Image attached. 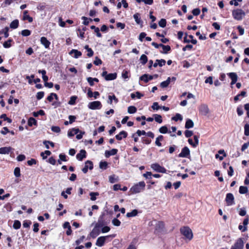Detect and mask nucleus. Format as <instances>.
Listing matches in <instances>:
<instances>
[{
  "mask_svg": "<svg viewBox=\"0 0 249 249\" xmlns=\"http://www.w3.org/2000/svg\"><path fill=\"white\" fill-rule=\"evenodd\" d=\"M181 233L184 236L186 240L190 241L193 237L192 230L188 227H183L180 228Z\"/></svg>",
  "mask_w": 249,
  "mask_h": 249,
  "instance_id": "f257e3e1",
  "label": "nucleus"
},
{
  "mask_svg": "<svg viewBox=\"0 0 249 249\" xmlns=\"http://www.w3.org/2000/svg\"><path fill=\"white\" fill-rule=\"evenodd\" d=\"M245 12L240 9H236L232 11V15L233 18L237 20H241L245 16Z\"/></svg>",
  "mask_w": 249,
  "mask_h": 249,
  "instance_id": "f03ea898",
  "label": "nucleus"
},
{
  "mask_svg": "<svg viewBox=\"0 0 249 249\" xmlns=\"http://www.w3.org/2000/svg\"><path fill=\"white\" fill-rule=\"evenodd\" d=\"M145 186L144 182L141 181L132 187L130 190L133 193H139L144 190Z\"/></svg>",
  "mask_w": 249,
  "mask_h": 249,
  "instance_id": "7ed1b4c3",
  "label": "nucleus"
},
{
  "mask_svg": "<svg viewBox=\"0 0 249 249\" xmlns=\"http://www.w3.org/2000/svg\"><path fill=\"white\" fill-rule=\"evenodd\" d=\"M88 107L89 109L92 110L100 109L102 107V104L100 101H93L89 104Z\"/></svg>",
  "mask_w": 249,
  "mask_h": 249,
  "instance_id": "20e7f679",
  "label": "nucleus"
},
{
  "mask_svg": "<svg viewBox=\"0 0 249 249\" xmlns=\"http://www.w3.org/2000/svg\"><path fill=\"white\" fill-rule=\"evenodd\" d=\"M151 168L154 170L159 173H165L166 172V169L158 163L152 164L151 165Z\"/></svg>",
  "mask_w": 249,
  "mask_h": 249,
  "instance_id": "39448f33",
  "label": "nucleus"
},
{
  "mask_svg": "<svg viewBox=\"0 0 249 249\" xmlns=\"http://www.w3.org/2000/svg\"><path fill=\"white\" fill-rule=\"evenodd\" d=\"M110 236L114 237V235H110ZM109 237V236H106L98 237L96 240V245L98 247H102L105 244L106 239Z\"/></svg>",
  "mask_w": 249,
  "mask_h": 249,
  "instance_id": "423d86ee",
  "label": "nucleus"
},
{
  "mask_svg": "<svg viewBox=\"0 0 249 249\" xmlns=\"http://www.w3.org/2000/svg\"><path fill=\"white\" fill-rule=\"evenodd\" d=\"M93 168V165L92 161L90 160H87L85 162L84 167L82 169V171L84 173L86 174L88 171V168L89 170H92Z\"/></svg>",
  "mask_w": 249,
  "mask_h": 249,
  "instance_id": "0eeeda50",
  "label": "nucleus"
},
{
  "mask_svg": "<svg viewBox=\"0 0 249 249\" xmlns=\"http://www.w3.org/2000/svg\"><path fill=\"white\" fill-rule=\"evenodd\" d=\"M244 243L242 239H239L232 246L231 249H243Z\"/></svg>",
  "mask_w": 249,
  "mask_h": 249,
  "instance_id": "6e6552de",
  "label": "nucleus"
},
{
  "mask_svg": "<svg viewBox=\"0 0 249 249\" xmlns=\"http://www.w3.org/2000/svg\"><path fill=\"white\" fill-rule=\"evenodd\" d=\"M200 113L202 115L206 116L209 112V108L206 105H201L199 107Z\"/></svg>",
  "mask_w": 249,
  "mask_h": 249,
  "instance_id": "1a4fd4ad",
  "label": "nucleus"
},
{
  "mask_svg": "<svg viewBox=\"0 0 249 249\" xmlns=\"http://www.w3.org/2000/svg\"><path fill=\"white\" fill-rule=\"evenodd\" d=\"M189 155L190 150L187 147L185 146L182 149L181 153L178 155V157L181 158H186Z\"/></svg>",
  "mask_w": 249,
  "mask_h": 249,
  "instance_id": "9d476101",
  "label": "nucleus"
},
{
  "mask_svg": "<svg viewBox=\"0 0 249 249\" xmlns=\"http://www.w3.org/2000/svg\"><path fill=\"white\" fill-rule=\"evenodd\" d=\"M226 201L228 205L234 204V196L231 193H228L226 195Z\"/></svg>",
  "mask_w": 249,
  "mask_h": 249,
  "instance_id": "9b49d317",
  "label": "nucleus"
},
{
  "mask_svg": "<svg viewBox=\"0 0 249 249\" xmlns=\"http://www.w3.org/2000/svg\"><path fill=\"white\" fill-rule=\"evenodd\" d=\"M100 233V229L95 226L94 228L89 233V236L92 238H96Z\"/></svg>",
  "mask_w": 249,
  "mask_h": 249,
  "instance_id": "f8f14e48",
  "label": "nucleus"
},
{
  "mask_svg": "<svg viewBox=\"0 0 249 249\" xmlns=\"http://www.w3.org/2000/svg\"><path fill=\"white\" fill-rule=\"evenodd\" d=\"M228 75L231 80V85L235 84L238 78L237 74L235 72H230L228 73Z\"/></svg>",
  "mask_w": 249,
  "mask_h": 249,
  "instance_id": "ddd939ff",
  "label": "nucleus"
},
{
  "mask_svg": "<svg viewBox=\"0 0 249 249\" xmlns=\"http://www.w3.org/2000/svg\"><path fill=\"white\" fill-rule=\"evenodd\" d=\"M153 78V76L144 74L140 77V80L143 81L145 83H147L149 81L152 80Z\"/></svg>",
  "mask_w": 249,
  "mask_h": 249,
  "instance_id": "4468645a",
  "label": "nucleus"
},
{
  "mask_svg": "<svg viewBox=\"0 0 249 249\" xmlns=\"http://www.w3.org/2000/svg\"><path fill=\"white\" fill-rule=\"evenodd\" d=\"M166 61L164 59H156L155 63L153 64V67L154 68L157 67L158 66L160 67H162L165 65Z\"/></svg>",
  "mask_w": 249,
  "mask_h": 249,
  "instance_id": "2eb2a0df",
  "label": "nucleus"
},
{
  "mask_svg": "<svg viewBox=\"0 0 249 249\" xmlns=\"http://www.w3.org/2000/svg\"><path fill=\"white\" fill-rule=\"evenodd\" d=\"M13 149L11 147H3L0 148V154H8Z\"/></svg>",
  "mask_w": 249,
  "mask_h": 249,
  "instance_id": "dca6fc26",
  "label": "nucleus"
},
{
  "mask_svg": "<svg viewBox=\"0 0 249 249\" xmlns=\"http://www.w3.org/2000/svg\"><path fill=\"white\" fill-rule=\"evenodd\" d=\"M86 157V152L85 150H81L79 153L76 155V158L79 160H82Z\"/></svg>",
  "mask_w": 249,
  "mask_h": 249,
  "instance_id": "f3484780",
  "label": "nucleus"
},
{
  "mask_svg": "<svg viewBox=\"0 0 249 249\" xmlns=\"http://www.w3.org/2000/svg\"><path fill=\"white\" fill-rule=\"evenodd\" d=\"M80 132V130L78 128H73L69 130L68 132V136L69 137L73 136L75 134H77Z\"/></svg>",
  "mask_w": 249,
  "mask_h": 249,
  "instance_id": "a211bd4d",
  "label": "nucleus"
},
{
  "mask_svg": "<svg viewBox=\"0 0 249 249\" xmlns=\"http://www.w3.org/2000/svg\"><path fill=\"white\" fill-rule=\"evenodd\" d=\"M41 43L46 48H48L51 44L50 42L48 40L46 37H41L40 38Z\"/></svg>",
  "mask_w": 249,
  "mask_h": 249,
  "instance_id": "6ab92c4d",
  "label": "nucleus"
},
{
  "mask_svg": "<svg viewBox=\"0 0 249 249\" xmlns=\"http://www.w3.org/2000/svg\"><path fill=\"white\" fill-rule=\"evenodd\" d=\"M127 133L126 132L124 131H122L120 132V133L118 135H116L115 137L116 139L119 141L122 140L123 137L125 138L127 137Z\"/></svg>",
  "mask_w": 249,
  "mask_h": 249,
  "instance_id": "aec40b11",
  "label": "nucleus"
},
{
  "mask_svg": "<svg viewBox=\"0 0 249 249\" xmlns=\"http://www.w3.org/2000/svg\"><path fill=\"white\" fill-rule=\"evenodd\" d=\"M118 152V150L117 149H112L110 151H106L105 152V156L107 158L110 157V156H113L116 155Z\"/></svg>",
  "mask_w": 249,
  "mask_h": 249,
  "instance_id": "412c9836",
  "label": "nucleus"
},
{
  "mask_svg": "<svg viewBox=\"0 0 249 249\" xmlns=\"http://www.w3.org/2000/svg\"><path fill=\"white\" fill-rule=\"evenodd\" d=\"M160 47L163 49V51H160L161 53H167L168 52L171 50V47L169 45H164L162 44H160Z\"/></svg>",
  "mask_w": 249,
  "mask_h": 249,
  "instance_id": "4be33fe9",
  "label": "nucleus"
},
{
  "mask_svg": "<svg viewBox=\"0 0 249 249\" xmlns=\"http://www.w3.org/2000/svg\"><path fill=\"white\" fill-rule=\"evenodd\" d=\"M117 74L116 73H109L105 76V79L107 81L113 80L116 78Z\"/></svg>",
  "mask_w": 249,
  "mask_h": 249,
  "instance_id": "5701e85b",
  "label": "nucleus"
},
{
  "mask_svg": "<svg viewBox=\"0 0 249 249\" xmlns=\"http://www.w3.org/2000/svg\"><path fill=\"white\" fill-rule=\"evenodd\" d=\"M133 18L135 20V22L137 24L139 25H142V21L141 19L140 15L139 13H136L133 15Z\"/></svg>",
  "mask_w": 249,
  "mask_h": 249,
  "instance_id": "b1692460",
  "label": "nucleus"
},
{
  "mask_svg": "<svg viewBox=\"0 0 249 249\" xmlns=\"http://www.w3.org/2000/svg\"><path fill=\"white\" fill-rule=\"evenodd\" d=\"M69 53L70 54H72L74 53V57L75 58H78L82 55V53L81 52L75 49H72V50H71Z\"/></svg>",
  "mask_w": 249,
  "mask_h": 249,
  "instance_id": "393cba45",
  "label": "nucleus"
},
{
  "mask_svg": "<svg viewBox=\"0 0 249 249\" xmlns=\"http://www.w3.org/2000/svg\"><path fill=\"white\" fill-rule=\"evenodd\" d=\"M194 124L193 121L191 119H188L187 120L186 122L185 127L186 128L189 129L192 128L194 126Z\"/></svg>",
  "mask_w": 249,
  "mask_h": 249,
  "instance_id": "a878e982",
  "label": "nucleus"
},
{
  "mask_svg": "<svg viewBox=\"0 0 249 249\" xmlns=\"http://www.w3.org/2000/svg\"><path fill=\"white\" fill-rule=\"evenodd\" d=\"M104 225L105 224L103 220V215L100 216L97 223L95 224V226L100 229V228L103 227Z\"/></svg>",
  "mask_w": 249,
  "mask_h": 249,
  "instance_id": "bb28decb",
  "label": "nucleus"
},
{
  "mask_svg": "<svg viewBox=\"0 0 249 249\" xmlns=\"http://www.w3.org/2000/svg\"><path fill=\"white\" fill-rule=\"evenodd\" d=\"M108 100H107V103L111 105L112 104V101L114 100L116 103L118 102V99L114 95L112 96L109 95L108 96Z\"/></svg>",
  "mask_w": 249,
  "mask_h": 249,
  "instance_id": "cd10ccee",
  "label": "nucleus"
},
{
  "mask_svg": "<svg viewBox=\"0 0 249 249\" xmlns=\"http://www.w3.org/2000/svg\"><path fill=\"white\" fill-rule=\"evenodd\" d=\"M18 19H15L11 22L10 27L13 29H16L18 26Z\"/></svg>",
  "mask_w": 249,
  "mask_h": 249,
  "instance_id": "c85d7f7f",
  "label": "nucleus"
},
{
  "mask_svg": "<svg viewBox=\"0 0 249 249\" xmlns=\"http://www.w3.org/2000/svg\"><path fill=\"white\" fill-rule=\"evenodd\" d=\"M28 11H24L23 12V19L24 20H28L29 22H32L33 21V18L27 15Z\"/></svg>",
  "mask_w": 249,
  "mask_h": 249,
  "instance_id": "c756f323",
  "label": "nucleus"
},
{
  "mask_svg": "<svg viewBox=\"0 0 249 249\" xmlns=\"http://www.w3.org/2000/svg\"><path fill=\"white\" fill-rule=\"evenodd\" d=\"M140 60L142 65H145L148 61L147 57L145 54H142L140 57Z\"/></svg>",
  "mask_w": 249,
  "mask_h": 249,
  "instance_id": "7c9ffc66",
  "label": "nucleus"
},
{
  "mask_svg": "<svg viewBox=\"0 0 249 249\" xmlns=\"http://www.w3.org/2000/svg\"><path fill=\"white\" fill-rule=\"evenodd\" d=\"M163 139V137L162 135L159 136L156 139L155 144L156 145L158 146H161V143L160 142V141H162Z\"/></svg>",
  "mask_w": 249,
  "mask_h": 249,
  "instance_id": "2f4dec72",
  "label": "nucleus"
},
{
  "mask_svg": "<svg viewBox=\"0 0 249 249\" xmlns=\"http://www.w3.org/2000/svg\"><path fill=\"white\" fill-rule=\"evenodd\" d=\"M248 189L247 187L241 186L239 188V192L241 194H245L248 193Z\"/></svg>",
  "mask_w": 249,
  "mask_h": 249,
  "instance_id": "473e14b6",
  "label": "nucleus"
},
{
  "mask_svg": "<svg viewBox=\"0 0 249 249\" xmlns=\"http://www.w3.org/2000/svg\"><path fill=\"white\" fill-rule=\"evenodd\" d=\"M138 214V211L137 210H133L131 212L126 213L127 217H131L137 215Z\"/></svg>",
  "mask_w": 249,
  "mask_h": 249,
  "instance_id": "72a5a7b5",
  "label": "nucleus"
},
{
  "mask_svg": "<svg viewBox=\"0 0 249 249\" xmlns=\"http://www.w3.org/2000/svg\"><path fill=\"white\" fill-rule=\"evenodd\" d=\"M36 124L37 122L34 118L31 117L29 119L28 121V124L29 126H31L33 124L36 125Z\"/></svg>",
  "mask_w": 249,
  "mask_h": 249,
  "instance_id": "f704fd0d",
  "label": "nucleus"
},
{
  "mask_svg": "<svg viewBox=\"0 0 249 249\" xmlns=\"http://www.w3.org/2000/svg\"><path fill=\"white\" fill-rule=\"evenodd\" d=\"M127 111L129 114L135 113L137 111V108L134 106H129L128 107Z\"/></svg>",
  "mask_w": 249,
  "mask_h": 249,
  "instance_id": "c9c22d12",
  "label": "nucleus"
},
{
  "mask_svg": "<svg viewBox=\"0 0 249 249\" xmlns=\"http://www.w3.org/2000/svg\"><path fill=\"white\" fill-rule=\"evenodd\" d=\"M99 193L98 192H90L89 193V196H90V199L92 201H94L96 199V196H99Z\"/></svg>",
  "mask_w": 249,
  "mask_h": 249,
  "instance_id": "e433bc0d",
  "label": "nucleus"
},
{
  "mask_svg": "<svg viewBox=\"0 0 249 249\" xmlns=\"http://www.w3.org/2000/svg\"><path fill=\"white\" fill-rule=\"evenodd\" d=\"M154 119L156 122L158 123H161L162 122L161 116L159 114H154Z\"/></svg>",
  "mask_w": 249,
  "mask_h": 249,
  "instance_id": "4c0bfd02",
  "label": "nucleus"
},
{
  "mask_svg": "<svg viewBox=\"0 0 249 249\" xmlns=\"http://www.w3.org/2000/svg\"><path fill=\"white\" fill-rule=\"evenodd\" d=\"M13 227L15 229H19L21 227V223L20 221L18 220H15L14 221Z\"/></svg>",
  "mask_w": 249,
  "mask_h": 249,
  "instance_id": "58836bf2",
  "label": "nucleus"
},
{
  "mask_svg": "<svg viewBox=\"0 0 249 249\" xmlns=\"http://www.w3.org/2000/svg\"><path fill=\"white\" fill-rule=\"evenodd\" d=\"M31 31L28 29H25L21 32V34L23 36H28L31 35Z\"/></svg>",
  "mask_w": 249,
  "mask_h": 249,
  "instance_id": "ea45409f",
  "label": "nucleus"
},
{
  "mask_svg": "<svg viewBox=\"0 0 249 249\" xmlns=\"http://www.w3.org/2000/svg\"><path fill=\"white\" fill-rule=\"evenodd\" d=\"M172 120L176 122L178 121V120L181 121L182 120V117L180 114L177 113L174 117L172 118Z\"/></svg>",
  "mask_w": 249,
  "mask_h": 249,
  "instance_id": "a19ab883",
  "label": "nucleus"
},
{
  "mask_svg": "<svg viewBox=\"0 0 249 249\" xmlns=\"http://www.w3.org/2000/svg\"><path fill=\"white\" fill-rule=\"evenodd\" d=\"M159 132L162 134H165L168 132V128L166 126H162L159 129Z\"/></svg>",
  "mask_w": 249,
  "mask_h": 249,
  "instance_id": "79ce46f5",
  "label": "nucleus"
},
{
  "mask_svg": "<svg viewBox=\"0 0 249 249\" xmlns=\"http://www.w3.org/2000/svg\"><path fill=\"white\" fill-rule=\"evenodd\" d=\"M39 115L42 116L44 115V111L43 110H39L38 111L33 112V115L35 117H37Z\"/></svg>",
  "mask_w": 249,
  "mask_h": 249,
  "instance_id": "37998d69",
  "label": "nucleus"
},
{
  "mask_svg": "<svg viewBox=\"0 0 249 249\" xmlns=\"http://www.w3.org/2000/svg\"><path fill=\"white\" fill-rule=\"evenodd\" d=\"M244 134L247 136H249V124H246L244 126Z\"/></svg>",
  "mask_w": 249,
  "mask_h": 249,
  "instance_id": "c03bdc74",
  "label": "nucleus"
},
{
  "mask_svg": "<svg viewBox=\"0 0 249 249\" xmlns=\"http://www.w3.org/2000/svg\"><path fill=\"white\" fill-rule=\"evenodd\" d=\"M166 21L165 19L162 18L159 22V25L162 28L166 26Z\"/></svg>",
  "mask_w": 249,
  "mask_h": 249,
  "instance_id": "a18cd8bd",
  "label": "nucleus"
},
{
  "mask_svg": "<svg viewBox=\"0 0 249 249\" xmlns=\"http://www.w3.org/2000/svg\"><path fill=\"white\" fill-rule=\"evenodd\" d=\"M12 41V40L11 39H8L7 41H5L3 44V46L5 48H8L11 46V42Z\"/></svg>",
  "mask_w": 249,
  "mask_h": 249,
  "instance_id": "49530a36",
  "label": "nucleus"
},
{
  "mask_svg": "<svg viewBox=\"0 0 249 249\" xmlns=\"http://www.w3.org/2000/svg\"><path fill=\"white\" fill-rule=\"evenodd\" d=\"M77 99V97L76 96H72L70 98V100L68 102L69 105H73L75 104V101Z\"/></svg>",
  "mask_w": 249,
  "mask_h": 249,
  "instance_id": "de8ad7c7",
  "label": "nucleus"
},
{
  "mask_svg": "<svg viewBox=\"0 0 249 249\" xmlns=\"http://www.w3.org/2000/svg\"><path fill=\"white\" fill-rule=\"evenodd\" d=\"M107 163L106 161H101L99 164V167L102 169H106L107 168Z\"/></svg>",
  "mask_w": 249,
  "mask_h": 249,
  "instance_id": "09e8293b",
  "label": "nucleus"
},
{
  "mask_svg": "<svg viewBox=\"0 0 249 249\" xmlns=\"http://www.w3.org/2000/svg\"><path fill=\"white\" fill-rule=\"evenodd\" d=\"M14 175L17 178H18L20 176V168L19 167H16L14 169Z\"/></svg>",
  "mask_w": 249,
  "mask_h": 249,
  "instance_id": "8fccbe9b",
  "label": "nucleus"
},
{
  "mask_svg": "<svg viewBox=\"0 0 249 249\" xmlns=\"http://www.w3.org/2000/svg\"><path fill=\"white\" fill-rule=\"evenodd\" d=\"M0 119H3L4 121H7L9 123H11L12 122V120L8 117H7L6 115L5 114H2L0 116Z\"/></svg>",
  "mask_w": 249,
  "mask_h": 249,
  "instance_id": "3c124183",
  "label": "nucleus"
},
{
  "mask_svg": "<svg viewBox=\"0 0 249 249\" xmlns=\"http://www.w3.org/2000/svg\"><path fill=\"white\" fill-rule=\"evenodd\" d=\"M143 2L145 4L152 5L153 3V0H138V2Z\"/></svg>",
  "mask_w": 249,
  "mask_h": 249,
  "instance_id": "603ef678",
  "label": "nucleus"
},
{
  "mask_svg": "<svg viewBox=\"0 0 249 249\" xmlns=\"http://www.w3.org/2000/svg\"><path fill=\"white\" fill-rule=\"evenodd\" d=\"M112 223L115 226H119L121 224V222L117 218H114L112 221Z\"/></svg>",
  "mask_w": 249,
  "mask_h": 249,
  "instance_id": "864d4df0",
  "label": "nucleus"
},
{
  "mask_svg": "<svg viewBox=\"0 0 249 249\" xmlns=\"http://www.w3.org/2000/svg\"><path fill=\"white\" fill-rule=\"evenodd\" d=\"M82 19L84 20L83 23L85 25H88L89 23V20L92 21V19H89L86 17H82Z\"/></svg>",
  "mask_w": 249,
  "mask_h": 249,
  "instance_id": "5fc2aeb1",
  "label": "nucleus"
},
{
  "mask_svg": "<svg viewBox=\"0 0 249 249\" xmlns=\"http://www.w3.org/2000/svg\"><path fill=\"white\" fill-rule=\"evenodd\" d=\"M44 95V93L43 91H39L37 93L36 97L37 100H40L43 97Z\"/></svg>",
  "mask_w": 249,
  "mask_h": 249,
  "instance_id": "6e6d98bb",
  "label": "nucleus"
},
{
  "mask_svg": "<svg viewBox=\"0 0 249 249\" xmlns=\"http://www.w3.org/2000/svg\"><path fill=\"white\" fill-rule=\"evenodd\" d=\"M8 31H9V28L8 27H6L3 29L2 32L4 34V37H5V38L8 37L9 36Z\"/></svg>",
  "mask_w": 249,
  "mask_h": 249,
  "instance_id": "4d7b16f0",
  "label": "nucleus"
},
{
  "mask_svg": "<svg viewBox=\"0 0 249 249\" xmlns=\"http://www.w3.org/2000/svg\"><path fill=\"white\" fill-rule=\"evenodd\" d=\"M51 130L56 133H59L60 132V128L59 126H53L51 128Z\"/></svg>",
  "mask_w": 249,
  "mask_h": 249,
  "instance_id": "13d9d810",
  "label": "nucleus"
},
{
  "mask_svg": "<svg viewBox=\"0 0 249 249\" xmlns=\"http://www.w3.org/2000/svg\"><path fill=\"white\" fill-rule=\"evenodd\" d=\"M237 113L239 116H241L243 114V110L242 107L239 106L237 108Z\"/></svg>",
  "mask_w": 249,
  "mask_h": 249,
  "instance_id": "bf43d9fd",
  "label": "nucleus"
},
{
  "mask_svg": "<svg viewBox=\"0 0 249 249\" xmlns=\"http://www.w3.org/2000/svg\"><path fill=\"white\" fill-rule=\"evenodd\" d=\"M102 61L100 59H99L98 57H95V59L93 62V63L95 65H99L102 64Z\"/></svg>",
  "mask_w": 249,
  "mask_h": 249,
  "instance_id": "052dcab7",
  "label": "nucleus"
},
{
  "mask_svg": "<svg viewBox=\"0 0 249 249\" xmlns=\"http://www.w3.org/2000/svg\"><path fill=\"white\" fill-rule=\"evenodd\" d=\"M193 135V133L192 131L187 130L185 131V135L187 138H189L191 137Z\"/></svg>",
  "mask_w": 249,
  "mask_h": 249,
  "instance_id": "680f3d73",
  "label": "nucleus"
},
{
  "mask_svg": "<svg viewBox=\"0 0 249 249\" xmlns=\"http://www.w3.org/2000/svg\"><path fill=\"white\" fill-rule=\"evenodd\" d=\"M152 108L154 110H158L160 108V107L159 106L157 102H154L152 106Z\"/></svg>",
  "mask_w": 249,
  "mask_h": 249,
  "instance_id": "e2e57ef3",
  "label": "nucleus"
},
{
  "mask_svg": "<svg viewBox=\"0 0 249 249\" xmlns=\"http://www.w3.org/2000/svg\"><path fill=\"white\" fill-rule=\"evenodd\" d=\"M200 10L199 8L194 9L192 11V13L194 16H198L200 14Z\"/></svg>",
  "mask_w": 249,
  "mask_h": 249,
  "instance_id": "0e129e2a",
  "label": "nucleus"
},
{
  "mask_svg": "<svg viewBox=\"0 0 249 249\" xmlns=\"http://www.w3.org/2000/svg\"><path fill=\"white\" fill-rule=\"evenodd\" d=\"M27 163L28 165L32 166L33 164H36V160L35 159H32L30 160L27 161Z\"/></svg>",
  "mask_w": 249,
  "mask_h": 249,
  "instance_id": "69168bd1",
  "label": "nucleus"
},
{
  "mask_svg": "<svg viewBox=\"0 0 249 249\" xmlns=\"http://www.w3.org/2000/svg\"><path fill=\"white\" fill-rule=\"evenodd\" d=\"M17 159L19 161H23L25 159V156L22 154L19 155L17 157Z\"/></svg>",
  "mask_w": 249,
  "mask_h": 249,
  "instance_id": "338daca9",
  "label": "nucleus"
},
{
  "mask_svg": "<svg viewBox=\"0 0 249 249\" xmlns=\"http://www.w3.org/2000/svg\"><path fill=\"white\" fill-rule=\"evenodd\" d=\"M69 123L71 124L75 121V120L76 119V117L75 116H73V115H70L69 116Z\"/></svg>",
  "mask_w": 249,
  "mask_h": 249,
  "instance_id": "774afa93",
  "label": "nucleus"
}]
</instances>
